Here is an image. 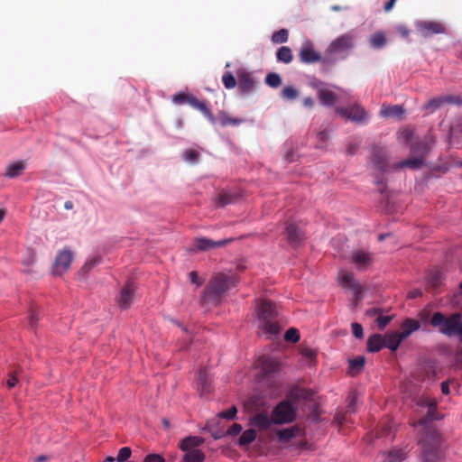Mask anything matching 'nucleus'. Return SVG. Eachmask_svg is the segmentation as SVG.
I'll use <instances>...</instances> for the list:
<instances>
[{"mask_svg":"<svg viewBox=\"0 0 462 462\" xmlns=\"http://www.w3.org/2000/svg\"><path fill=\"white\" fill-rule=\"evenodd\" d=\"M340 282L342 286H346L353 290L358 289V285L356 283L354 274L352 273H342Z\"/></svg>","mask_w":462,"mask_h":462,"instance_id":"58836bf2","label":"nucleus"},{"mask_svg":"<svg viewBox=\"0 0 462 462\" xmlns=\"http://www.w3.org/2000/svg\"><path fill=\"white\" fill-rule=\"evenodd\" d=\"M372 162L374 168L380 172L387 171L389 163L386 152L382 148H375L373 152Z\"/></svg>","mask_w":462,"mask_h":462,"instance_id":"6ab92c4d","label":"nucleus"},{"mask_svg":"<svg viewBox=\"0 0 462 462\" xmlns=\"http://www.w3.org/2000/svg\"><path fill=\"white\" fill-rule=\"evenodd\" d=\"M6 383L9 388H14L18 383V379L14 374H11L8 376V379L6 381Z\"/></svg>","mask_w":462,"mask_h":462,"instance_id":"0e129e2a","label":"nucleus"},{"mask_svg":"<svg viewBox=\"0 0 462 462\" xmlns=\"http://www.w3.org/2000/svg\"><path fill=\"white\" fill-rule=\"evenodd\" d=\"M301 432V429L298 426H292L290 428L282 429L277 431V436L281 441H289L291 439L299 436Z\"/></svg>","mask_w":462,"mask_h":462,"instance_id":"c756f323","label":"nucleus"},{"mask_svg":"<svg viewBox=\"0 0 462 462\" xmlns=\"http://www.w3.org/2000/svg\"><path fill=\"white\" fill-rule=\"evenodd\" d=\"M273 424L290 423L296 417L295 409L289 401H282L272 411Z\"/></svg>","mask_w":462,"mask_h":462,"instance_id":"6e6552de","label":"nucleus"},{"mask_svg":"<svg viewBox=\"0 0 462 462\" xmlns=\"http://www.w3.org/2000/svg\"><path fill=\"white\" fill-rule=\"evenodd\" d=\"M406 458V452L403 449L393 448L385 455V462H402Z\"/></svg>","mask_w":462,"mask_h":462,"instance_id":"72a5a7b5","label":"nucleus"},{"mask_svg":"<svg viewBox=\"0 0 462 462\" xmlns=\"http://www.w3.org/2000/svg\"><path fill=\"white\" fill-rule=\"evenodd\" d=\"M351 328H352V333L356 338L361 339L364 337L363 327L359 323H356V322L352 323Z\"/></svg>","mask_w":462,"mask_h":462,"instance_id":"864d4df0","label":"nucleus"},{"mask_svg":"<svg viewBox=\"0 0 462 462\" xmlns=\"http://www.w3.org/2000/svg\"><path fill=\"white\" fill-rule=\"evenodd\" d=\"M243 428L238 423H234L228 430L227 434L230 436H236L242 431Z\"/></svg>","mask_w":462,"mask_h":462,"instance_id":"4d7b16f0","label":"nucleus"},{"mask_svg":"<svg viewBox=\"0 0 462 462\" xmlns=\"http://www.w3.org/2000/svg\"><path fill=\"white\" fill-rule=\"evenodd\" d=\"M25 169V163L22 161L15 162L6 167L5 176L8 178H16L23 174Z\"/></svg>","mask_w":462,"mask_h":462,"instance_id":"2f4dec72","label":"nucleus"},{"mask_svg":"<svg viewBox=\"0 0 462 462\" xmlns=\"http://www.w3.org/2000/svg\"><path fill=\"white\" fill-rule=\"evenodd\" d=\"M232 241V238L215 241L207 237H198L194 240L193 245L199 251H208L217 247L225 246Z\"/></svg>","mask_w":462,"mask_h":462,"instance_id":"4468645a","label":"nucleus"},{"mask_svg":"<svg viewBox=\"0 0 462 462\" xmlns=\"http://www.w3.org/2000/svg\"><path fill=\"white\" fill-rule=\"evenodd\" d=\"M384 347V338L380 334H374L367 339V349L369 352H378Z\"/></svg>","mask_w":462,"mask_h":462,"instance_id":"c85d7f7f","label":"nucleus"},{"mask_svg":"<svg viewBox=\"0 0 462 462\" xmlns=\"http://www.w3.org/2000/svg\"><path fill=\"white\" fill-rule=\"evenodd\" d=\"M284 339L288 342L296 343L300 340V332L295 328H289L284 335Z\"/></svg>","mask_w":462,"mask_h":462,"instance_id":"49530a36","label":"nucleus"},{"mask_svg":"<svg viewBox=\"0 0 462 462\" xmlns=\"http://www.w3.org/2000/svg\"><path fill=\"white\" fill-rule=\"evenodd\" d=\"M443 281L444 275L440 270L434 268L429 271L427 282L433 290H438L443 284Z\"/></svg>","mask_w":462,"mask_h":462,"instance_id":"a878e982","label":"nucleus"},{"mask_svg":"<svg viewBox=\"0 0 462 462\" xmlns=\"http://www.w3.org/2000/svg\"><path fill=\"white\" fill-rule=\"evenodd\" d=\"M411 150L413 153H420V157H412L403 160L398 163L393 164L392 168L394 170L402 169L405 167L411 168L412 170L420 169L423 164V156L428 152V145L424 141L419 142L417 143H413L411 147Z\"/></svg>","mask_w":462,"mask_h":462,"instance_id":"0eeeda50","label":"nucleus"},{"mask_svg":"<svg viewBox=\"0 0 462 462\" xmlns=\"http://www.w3.org/2000/svg\"><path fill=\"white\" fill-rule=\"evenodd\" d=\"M300 354L304 356V357H307L309 359H312L315 357L316 354L315 352L311 349V348H309V347H303L300 349Z\"/></svg>","mask_w":462,"mask_h":462,"instance_id":"680f3d73","label":"nucleus"},{"mask_svg":"<svg viewBox=\"0 0 462 462\" xmlns=\"http://www.w3.org/2000/svg\"><path fill=\"white\" fill-rule=\"evenodd\" d=\"M189 276L190 282L192 283H195L197 286H200L203 283L202 280L199 279L197 272H195V271L190 272Z\"/></svg>","mask_w":462,"mask_h":462,"instance_id":"bf43d9fd","label":"nucleus"},{"mask_svg":"<svg viewBox=\"0 0 462 462\" xmlns=\"http://www.w3.org/2000/svg\"><path fill=\"white\" fill-rule=\"evenodd\" d=\"M29 325L31 328H35L39 320V311L37 309H31L29 313Z\"/></svg>","mask_w":462,"mask_h":462,"instance_id":"603ef678","label":"nucleus"},{"mask_svg":"<svg viewBox=\"0 0 462 462\" xmlns=\"http://www.w3.org/2000/svg\"><path fill=\"white\" fill-rule=\"evenodd\" d=\"M278 61L288 64L292 61L293 55L290 47L282 46L276 52Z\"/></svg>","mask_w":462,"mask_h":462,"instance_id":"f704fd0d","label":"nucleus"},{"mask_svg":"<svg viewBox=\"0 0 462 462\" xmlns=\"http://www.w3.org/2000/svg\"><path fill=\"white\" fill-rule=\"evenodd\" d=\"M386 42V39L383 33L376 32L371 37V45L374 48H381Z\"/></svg>","mask_w":462,"mask_h":462,"instance_id":"a18cd8bd","label":"nucleus"},{"mask_svg":"<svg viewBox=\"0 0 462 462\" xmlns=\"http://www.w3.org/2000/svg\"><path fill=\"white\" fill-rule=\"evenodd\" d=\"M100 262V259L99 257H94L93 259L88 261L85 265L82 267L83 270L85 271H89L90 269H92L94 266H96L97 264H98Z\"/></svg>","mask_w":462,"mask_h":462,"instance_id":"13d9d810","label":"nucleus"},{"mask_svg":"<svg viewBox=\"0 0 462 462\" xmlns=\"http://www.w3.org/2000/svg\"><path fill=\"white\" fill-rule=\"evenodd\" d=\"M205 454L199 449L189 450L182 457V462H203Z\"/></svg>","mask_w":462,"mask_h":462,"instance_id":"c9c22d12","label":"nucleus"},{"mask_svg":"<svg viewBox=\"0 0 462 462\" xmlns=\"http://www.w3.org/2000/svg\"><path fill=\"white\" fill-rule=\"evenodd\" d=\"M256 439V431L253 429L245 430L238 439V445L245 447Z\"/></svg>","mask_w":462,"mask_h":462,"instance_id":"e433bc0d","label":"nucleus"},{"mask_svg":"<svg viewBox=\"0 0 462 462\" xmlns=\"http://www.w3.org/2000/svg\"><path fill=\"white\" fill-rule=\"evenodd\" d=\"M358 150V144L356 143H349L346 145V153L349 155H355Z\"/></svg>","mask_w":462,"mask_h":462,"instance_id":"e2e57ef3","label":"nucleus"},{"mask_svg":"<svg viewBox=\"0 0 462 462\" xmlns=\"http://www.w3.org/2000/svg\"><path fill=\"white\" fill-rule=\"evenodd\" d=\"M365 364V358L364 356H357L349 361V369L352 374L361 372Z\"/></svg>","mask_w":462,"mask_h":462,"instance_id":"4c0bfd02","label":"nucleus"},{"mask_svg":"<svg viewBox=\"0 0 462 462\" xmlns=\"http://www.w3.org/2000/svg\"><path fill=\"white\" fill-rule=\"evenodd\" d=\"M134 291L135 286L131 281L127 282L122 288L117 299V303L121 309H128L131 306L134 297Z\"/></svg>","mask_w":462,"mask_h":462,"instance_id":"2eb2a0df","label":"nucleus"},{"mask_svg":"<svg viewBox=\"0 0 462 462\" xmlns=\"http://www.w3.org/2000/svg\"><path fill=\"white\" fill-rule=\"evenodd\" d=\"M203 443L201 437L189 436L183 439L180 443V448L185 453L189 450L198 449L197 448Z\"/></svg>","mask_w":462,"mask_h":462,"instance_id":"bb28decb","label":"nucleus"},{"mask_svg":"<svg viewBox=\"0 0 462 462\" xmlns=\"http://www.w3.org/2000/svg\"><path fill=\"white\" fill-rule=\"evenodd\" d=\"M257 366L264 377H269L280 371L282 363L275 357L263 356L259 357Z\"/></svg>","mask_w":462,"mask_h":462,"instance_id":"9d476101","label":"nucleus"},{"mask_svg":"<svg viewBox=\"0 0 462 462\" xmlns=\"http://www.w3.org/2000/svg\"><path fill=\"white\" fill-rule=\"evenodd\" d=\"M393 319V316H383L379 315L376 319V323L379 328V329L383 330L385 328V327L391 322Z\"/></svg>","mask_w":462,"mask_h":462,"instance_id":"3c124183","label":"nucleus"},{"mask_svg":"<svg viewBox=\"0 0 462 462\" xmlns=\"http://www.w3.org/2000/svg\"><path fill=\"white\" fill-rule=\"evenodd\" d=\"M430 324L433 328L447 336L454 337L457 335V332L462 328V316L459 313H453L449 317L445 316L441 312H435L431 319Z\"/></svg>","mask_w":462,"mask_h":462,"instance_id":"39448f33","label":"nucleus"},{"mask_svg":"<svg viewBox=\"0 0 462 462\" xmlns=\"http://www.w3.org/2000/svg\"><path fill=\"white\" fill-rule=\"evenodd\" d=\"M199 156V153L193 149L186 150L183 152V159L189 162H196Z\"/></svg>","mask_w":462,"mask_h":462,"instance_id":"09e8293b","label":"nucleus"},{"mask_svg":"<svg viewBox=\"0 0 462 462\" xmlns=\"http://www.w3.org/2000/svg\"><path fill=\"white\" fill-rule=\"evenodd\" d=\"M73 260V254L69 250H62L58 253L53 263V273L61 275L70 266Z\"/></svg>","mask_w":462,"mask_h":462,"instance_id":"f8f14e48","label":"nucleus"},{"mask_svg":"<svg viewBox=\"0 0 462 462\" xmlns=\"http://www.w3.org/2000/svg\"><path fill=\"white\" fill-rule=\"evenodd\" d=\"M222 82H223L225 88L227 89L234 88L237 84V80L236 79V78L233 76V74L231 72H226L223 75Z\"/></svg>","mask_w":462,"mask_h":462,"instance_id":"c03bdc74","label":"nucleus"},{"mask_svg":"<svg viewBox=\"0 0 462 462\" xmlns=\"http://www.w3.org/2000/svg\"><path fill=\"white\" fill-rule=\"evenodd\" d=\"M404 114V109L402 106H383L381 109V115L384 117L401 118Z\"/></svg>","mask_w":462,"mask_h":462,"instance_id":"7c9ffc66","label":"nucleus"},{"mask_svg":"<svg viewBox=\"0 0 462 462\" xmlns=\"http://www.w3.org/2000/svg\"><path fill=\"white\" fill-rule=\"evenodd\" d=\"M420 405L428 408L427 414L413 424L414 427L421 426L419 438V445L421 448L424 462H440L441 436L432 425V421L438 420L437 402L430 399H422Z\"/></svg>","mask_w":462,"mask_h":462,"instance_id":"f257e3e1","label":"nucleus"},{"mask_svg":"<svg viewBox=\"0 0 462 462\" xmlns=\"http://www.w3.org/2000/svg\"><path fill=\"white\" fill-rule=\"evenodd\" d=\"M257 316L260 321L259 328L269 336H277L280 327L274 321L277 316L276 306L270 300H263L257 307Z\"/></svg>","mask_w":462,"mask_h":462,"instance_id":"20e7f679","label":"nucleus"},{"mask_svg":"<svg viewBox=\"0 0 462 462\" xmlns=\"http://www.w3.org/2000/svg\"><path fill=\"white\" fill-rule=\"evenodd\" d=\"M419 32L423 37H430L433 34H441L446 32L445 26L439 22L423 21L417 24Z\"/></svg>","mask_w":462,"mask_h":462,"instance_id":"ddd939ff","label":"nucleus"},{"mask_svg":"<svg viewBox=\"0 0 462 462\" xmlns=\"http://www.w3.org/2000/svg\"><path fill=\"white\" fill-rule=\"evenodd\" d=\"M355 47V35L346 32L333 40L325 51L322 63L332 65L338 59H346Z\"/></svg>","mask_w":462,"mask_h":462,"instance_id":"7ed1b4c3","label":"nucleus"},{"mask_svg":"<svg viewBox=\"0 0 462 462\" xmlns=\"http://www.w3.org/2000/svg\"><path fill=\"white\" fill-rule=\"evenodd\" d=\"M396 1L397 0H388L383 6L384 12L389 13L392 11L395 5Z\"/></svg>","mask_w":462,"mask_h":462,"instance_id":"69168bd1","label":"nucleus"},{"mask_svg":"<svg viewBox=\"0 0 462 462\" xmlns=\"http://www.w3.org/2000/svg\"><path fill=\"white\" fill-rule=\"evenodd\" d=\"M384 347L389 348L392 351H396L404 338L402 334L398 331L388 332L384 335Z\"/></svg>","mask_w":462,"mask_h":462,"instance_id":"5701e85b","label":"nucleus"},{"mask_svg":"<svg viewBox=\"0 0 462 462\" xmlns=\"http://www.w3.org/2000/svg\"><path fill=\"white\" fill-rule=\"evenodd\" d=\"M265 83L271 88H278L282 84V78L279 74L272 72L265 77Z\"/></svg>","mask_w":462,"mask_h":462,"instance_id":"37998d69","label":"nucleus"},{"mask_svg":"<svg viewBox=\"0 0 462 462\" xmlns=\"http://www.w3.org/2000/svg\"><path fill=\"white\" fill-rule=\"evenodd\" d=\"M336 113L354 123H365L368 118L367 112L358 104L350 107L338 106Z\"/></svg>","mask_w":462,"mask_h":462,"instance_id":"1a4fd4ad","label":"nucleus"},{"mask_svg":"<svg viewBox=\"0 0 462 462\" xmlns=\"http://www.w3.org/2000/svg\"><path fill=\"white\" fill-rule=\"evenodd\" d=\"M211 382L207 368H201L198 374V389L201 395L208 394L212 391Z\"/></svg>","mask_w":462,"mask_h":462,"instance_id":"412c9836","label":"nucleus"},{"mask_svg":"<svg viewBox=\"0 0 462 462\" xmlns=\"http://www.w3.org/2000/svg\"><path fill=\"white\" fill-rule=\"evenodd\" d=\"M236 413L237 409L235 405H233L228 410L219 412L218 416L223 419L233 420L236 417Z\"/></svg>","mask_w":462,"mask_h":462,"instance_id":"8fccbe9b","label":"nucleus"},{"mask_svg":"<svg viewBox=\"0 0 462 462\" xmlns=\"http://www.w3.org/2000/svg\"><path fill=\"white\" fill-rule=\"evenodd\" d=\"M313 395L314 392L311 389L293 386L288 393V398L294 402H299L300 400H311Z\"/></svg>","mask_w":462,"mask_h":462,"instance_id":"4be33fe9","label":"nucleus"},{"mask_svg":"<svg viewBox=\"0 0 462 462\" xmlns=\"http://www.w3.org/2000/svg\"><path fill=\"white\" fill-rule=\"evenodd\" d=\"M132 450L129 447L121 448L118 451L116 461L117 462H126L127 459L131 457Z\"/></svg>","mask_w":462,"mask_h":462,"instance_id":"de8ad7c7","label":"nucleus"},{"mask_svg":"<svg viewBox=\"0 0 462 462\" xmlns=\"http://www.w3.org/2000/svg\"><path fill=\"white\" fill-rule=\"evenodd\" d=\"M289 32L286 29H281L277 32H274L272 35V42L273 43H284L288 41Z\"/></svg>","mask_w":462,"mask_h":462,"instance_id":"79ce46f5","label":"nucleus"},{"mask_svg":"<svg viewBox=\"0 0 462 462\" xmlns=\"http://www.w3.org/2000/svg\"><path fill=\"white\" fill-rule=\"evenodd\" d=\"M328 134H329L328 131L324 129L318 133V138L319 141L325 142L328 138Z\"/></svg>","mask_w":462,"mask_h":462,"instance_id":"338daca9","label":"nucleus"},{"mask_svg":"<svg viewBox=\"0 0 462 462\" xmlns=\"http://www.w3.org/2000/svg\"><path fill=\"white\" fill-rule=\"evenodd\" d=\"M460 104V98L455 96H442L433 97L425 104L424 108L427 111L434 112L436 109L443 106L444 104Z\"/></svg>","mask_w":462,"mask_h":462,"instance_id":"a211bd4d","label":"nucleus"},{"mask_svg":"<svg viewBox=\"0 0 462 462\" xmlns=\"http://www.w3.org/2000/svg\"><path fill=\"white\" fill-rule=\"evenodd\" d=\"M318 97L320 103L325 106H333L338 100L337 95L328 88H319Z\"/></svg>","mask_w":462,"mask_h":462,"instance_id":"393cba45","label":"nucleus"},{"mask_svg":"<svg viewBox=\"0 0 462 462\" xmlns=\"http://www.w3.org/2000/svg\"><path fill=\"white\" fill-rule=\"evenodd\" d=\"M299 57L300 61L306 64L322 62L323 60V56L315 51L314 45L310 41H306L302 44Z\"/></svg>","mask_w":462,"mask_h":462,"instance_id":"9b49d317","label":"nucleus"},{"mask_svg":"<svg viewBox=\"0 0 462 462\" xmlns=\"http://www.w3.org/2000/svg\"><path fill=\"white\" fill-rule=\"evenodd\" d=\"M420 328V324L418 320H415L413 319H407L402 323V325H401L402 331L400 333L402 334V337L405 339L412 332L417 331Z\"/></svg>","mask_w":462,"mask_h":462,"instance_id":"cd10ccee","label":"nucleus"},{"mask_svg":"<svg viewBox=\"0 0 462 462\" xmlns=\"http://www.w3.org/2000/svg\"><path fill=\"white\" fill-rule=\"evenodd\" d=\"M302 104L305 107L311 109V108H313L315 103L311 97H308L303 98Z\"/></svg>","mask_w":462,"mask_h":462,"instance_id":"774afa93","label":"nucleus"},{"mask_svg":"<svg viewBox=\"0 0 462 462\" xmlns=\"http://www.w3.org/2000/svg\"><path fill=\"white\" fill-rule=\"evenodd\" d=\"M172 102L177 105L188 103L190 106L200 111L203 116L212 124H216V116L212 114L208 107L206 101L199 100L196 97L182 92L177 93L172 96Z\"/></svg>","mask_w":462,"mask_h":462,"instance_id":"423d86ee","label":"nucleus"},{"mask_svg":"<svg viewBox=\"0 0 462 462\" xmlns=\"http://www.w3.org/2000/svg\"><path fill=\"white\" fill-rule=\"evenodd\" d=\"M236 283L237 281L235 276L223 273L214 275L202 293L201 301L219 303L223 294L236 286Z\"/></svg>","mask_w":462,"mask_h":462,"instance_id":"f03ea898","label":"nucleus"},{"mask_svg":"<svg viewBox=\"0 0 462 462\" xmlns=\"http://www.w3.org/2000/svg\"><path fill=\"white\" fill-rule=\"evenodd\" d=\"M356 399H357V396H356V393H352L349 394V396L347 398V402H348L347 411H348L354 412L356 411Z\"/></svg>","mask_w":462,"mask_h":462,"instance_id":"5fc2aeb1","label":"nucleus"},{"mask_svg":"<svg viewBox=\"0 0 462 462\" xmlns=\"http://www.w3.org/2000/svg\"><path fill=\"white\" fill-rule=\"evenodd\" d=\"M217 119L222 126L238 125L243 122L242 119L232 117L226 111L223 110L218 112L217 117H216V121Z\"/></svg>","mask_w":462,"mask_h":462,"instance_id":"473e14b6","label":"nucleus"},{"mask_svg":"<svg viewBox=\"0 0 462 462\" xmlns=\"http://www.w3.org/2000/svg\"><path fill=\"white\" fill-rule=\"evenodd\" d=\"M254 87V80L247 72H239L237 74V89L240 95L251 93Z\"/></svg>","mask_w":462,"mask_h":462,"instance_id":"aec40b11","label":"nucleus"},{"mask_svg":"<svg viewBox=\"0 0 462 462\" xmlns=\"http://www.w3.org/2000/svg\"><path fill=\"white\" fill-rule=\"evenodd\" d=\"M235 197L232 194L228 192H222L216 197L215 202L217 206L224 207L232 203Z\"/></svg>","mask_w":462,"mask_h":462,"instance_id":"a19ab883","label":"nucleus"},{"mask_svg":"<svg viewBox=\"0 0 462 462\" xmlns=\"http://www.w3.org/2000/svg\"><path fill=\"white\" fill-rule=\"evenodd\" d=\"M281 97L286 100H294L299 97V91L293 86H285L281 92Z\"/></svg>","mask_w":462,"mask_h":462,"instance_id":"ea45409f","label":"nucleus"},{"mask_svg":"<svg viewBox=\"0 0 462 462\" xmlns=\"http://www.w3.org/2000/svg\"><path fill=\"white\" fill-rule=\"evenodd\" d=\"M351 260L358 270L365 271L373 263V254L368 252L357 250L352 253Z\"/></svg>","mask_w":462,"mask_h":462,"instance_id":"f3484780","label":"nucleus"},{"mask_svg":"<svg viewBox=\"0 0 462 462\" xmlns=\"http://www.w3.org/2000/svg\"><path fill=\"white\" fill-rule=\"evenodd\" d=\"M286 236L288 243L293 247L300 245L305 238L303 230L294 223L287 225Z\"/></svg>","mask_w":462,"mask_h":462,"instance_id":"dca6fc26","label":"nucleus"},{"mask_svg":"<svg viewBox=\"0 0 462 462\" xmlns=\"http://www.w3.org/2000/svg\"><path fill=\"white\" fill-rule=\"evenodd\" d=\"M273 423V416L270 418L266 413H257L250 418V424L262 430L269 429Z\"/></svg>","mask_w":462,"mask_h":462,"instance_id":"b1692460","label":"nucleus"},{"mask_svg":"<svg viewBox=\"0 0 462 462\" xmlns=\"http://www.w3.org/2000/svg\"><path fill=\"white\" fill-rule=\"evenodd\" d=\"M375 184L379 187V191L383 194L385 191V184L383 175L375 177Z\"/></svg>","mask_w":462,"mask_h":462,"instance_id":"052dcab7","label":"nucleus"},{"mask_svg":"<svg viewBox=\"0 0 462 462\" xmlns=\"http://www.w3.org/2000/svg\"><path fill=\"white\" fill-rule=\"evenodd\" d=\"M143 462H165V459L159 454L152 453L145 456Z\"/></svg>","mask_w":462,"mask_h":462,"instance_id":"6e6d98bb","label":"nucleus"}]
</instances>
